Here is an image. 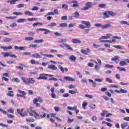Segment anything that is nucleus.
Instances as JSON below:
<instances>
[{
	"mask_svg": "<svg viewBox=\"0 0 129 129\" xmlns=\"http://www.w3.org/2000/svg\"><path fill=\"white\" fill-rule=\"evenodd\" d=\"M27 112L29 113L30 116H34L35 118H38V117H41V118L46 117V113H44L43 115H39L38 113L33 110L32 107H30V108L27 109Z\"/></svg>",
	"mask_w": 129,
	"mask_h": 129,
	"instance_id": "1",
	"label": "nucleus"
},
{
	"mask_svg": "<svg viewBox=\"0 0 129 129\" xmlns=\"http://www.w3.org/2000/svg\"><path fill=\"white\" fill-rule=\"evenodd\" d=\"M21 79L25 84H34L36 82V80L33 78H26L24 77H21Z\"/></svg>",
	"mask_w": 129,
	"mask_h": 129,
	"instance_id": "2",
	"label": "nucleus"
},
{
	"mask_svg": "<svg viewBox=\"0 0 129 129\" xmlns=\"http://www.w3.org/2000/svg\"><path fill=\"white\" fill-rule=\"evenodd\" d=\"M103 15L104 16L103 19H107V18H109V16L114 17V16H115L116 14H115L112 11H106V12L103 13Z\"/></svg>",
	"mask_w": 129,
	"mask_h": 129,
	"instance_id": "3",
	"label": "nucleus"
},
{
	"mask_svg": "<svg viewBox=\"0 0 129 129\" xmlns=\"http://www.w3.org/2000/svg\"><path fill=\"white\" fill-rule=\"evenodd\" d=\"M46 76H48V77H53L54 75H49L47 74H41L39 75V77L37 78V80H41L43 79V80H47L48 78Z\"/></svg>",
	"mask_w": 129,
	"mask_h": 129,
	"instance_id": "4",
	"label": "nucleus"
},
{
	"mask_svg": "<svg viewBox=\"0 0 129 129\" xmlns=\"http://www.w3.org/2000/svg\"><path fill=\"white\" fill-rule=\"evenodd\" d=\"M43 102V99L42 98L40 97H37V98H35L33 99V104L36 105V107H40L41 106V104L40 103H38V102Z\"/></svg>",
	"mask_w": 129,
	"mask_h": 129,
	"instance_id": "5",
	"label": "nucleus"
},
{
	"mask_svg": "<svg viewBox=\"0 0 129 129\" xmlns=\"http://www.w3.org/2000/svg\"><path fill=\"white\" fill-rule=\"evenodd\" d=\"M93 6H92V3L89 2H87V3H86V7H84L82 10L83 11H87L88 10H89V9H91V8H92Z\"/></svg>",
	"mask_w": 129,
	"mask_h": 129,
	"instance_id": "6",
	"label": "nucleus"
},
{
	"mask_svg": "<svg viewBox=\"0 0 129 129\" xmlns=\"http://www.w3.org/2000/svg\"><path fill=\"white\" fill-rule=\"evenodd\" d=\"M1 54L3 55V57H12V58H17V56L15 54H12V52H1Z\"/></svg>",
	"mask_w": 129,
	"mask_h": 129,
	"instance_id": "7",
	"label": "nucleus"
},
{
	"mask_svg": "<svg viewBox=\"0 0 129 129\" xmlns=\"http://www.w3.org/2000/svg\"><path fill=\"white\" fill-rule=\"evenodd\" d=\"M81 24L82 25H84V26L87 28H90V27H91V24H90V22H89V21H82Z\"/></svg>",
	"mask_w": 129,
	"mask_h": 129,
	"instance_id": "8",
	"label": "nucleus"
},
{
	"mask_svg": "<svg viewBox=\"0 0 129 129\" xmlns=\"http://www.w3.org/2000/svg\"><path fill=\"white\" fill-rule=\"evenodd\" d=\"M14 48L16 50H20V51H26L27 49V46H18L15 45Z\"/></svg>",
	"mask_w": 129,
	"mask_h": 129,
	"instance_id": "9",
	"label": "nucleus"
},
{
	"mask_svg": "<svg viewBox=\"0 0 129 129\" xmlns=\"http://www.w3.org/2000/svg\"><path fill=\"white\" fill-rule=\"evenodd\" d=\"M71 4H74L73 6H71V8H78V7H79L78 2L76 0L71 1Z\"/></svg>",
	"mask_w": 129,
	"mask_h": 129,
	"instance_id": "10",
	"label": "nucleus"
},
{
	"mask_svg": "<svg viewBox=\"0 0 129 129\" xmlns=\"http://www.w3.org/2000/svg\"><path fill=\"white\" fill-rule=\"evenodd\" d=\"M63 79H64V80H66V81H72L73 82L75 81V79L73 78H71V77H64Z\"/></svg>",
	"mask_w": 129,
	"mask_h": 129,
	"instance_id": "11",
	"label": "nucleus"
},
{
	"mask_svg": "<svg viewBox=\"0 0 129 129\" xmlns=\"http://www.w3.org/2000/svg\"><path fill=\"white\" fill-rule=\"evenodd\" d=\"M81 52L82 53V54H85V55H88V53L90 52V49L87 48L86 50L82 49Z\"/></svg>",
	"mask_w": 129,
	"mask_h": 129,
	"instance_id": "12",
	"label": "nucleus"
},
{
	"mask_svg": "<svg viewBox=\"0 0 129 129\" xmlns=\"http://www.w3.org/2000/svg\"><path fill=\"white\" fill-rule=\"evenodd\" d=\"M47 68L50 69V70H57V67L53 64L48 65Z\"/></svg>",
	"mask_w": 129,
	"mask_h": 129,
	"instance_id": "13",
	"label": "nucleus"
},
{
	"mask_svg": "<svg viewBox=\"0 0 129 129\" xmlns=\"http://www.w3.org/2000/svg\"><path fill=\"white\" fill-rule=\"evenodd\" d=\"M72 42L73 44H81L82 43L80 40L76 39H72Z\"/></svg>",
	"mask_w": 129,
	"mask_h": 129,
	"instance_id": "14",
	"label": "nucleus"
},
{
	"mask_svg": "<svg viewBox=\"0 0 129 129\" xmlns=\"http://www.w3.org/2000/svg\"><path fill=\"white\" fill-rule=\"evenodd\" d=\"M31 57H33V58H36V59H41V57L39 53H35L31 55Z\"/></svg>",
	"mask_w": 129,
	"mask_h": 129,
	"instance_id": "15",
	"label": "nucleus"
},
{
	"mask_svg": "<svg viewBox=\"0 0 129 129\" xmlns=\"http://www.w3.org/2000/svg\"><path fill=\"white\" fill-rule=\"evenodd\" d=\"M63 46L67 48L68 50H70V51H73V48L72 47H70V45L67 43H63Z\"/></svg>",
	"mask_w": 129,
	"mask_h": 129,
	"instance_id": "16",
	"label": "nucleus"
},
{
	"mask_svg": "<svg viewBox=\"0 0 129 129\" xmlns=\"http://www.w3.org/2000/svg\"><path fill=\"white\" fill-rule=\"evenodd\" d=\"M12 40V38H8V37H5L3 39V42H4V43H9L10 42H11Z\"/></svg>",
	"mask_w": 129,
	"mask_h": 129,
	"instance_id": "17",
	"label": "nucleus"
},
{
	"mask_svg": "<svg viewBox=\"0 0 129 129\" xmlns=\"http://www.w3.org/2000/svg\"><path fill=\"white\" fill-rule=\"evenodd\" d=\"M111 27V24H107L105 25H103L102 29H108V28Z\"/></svg>",
	"mask_w": 129,
	"mask_h": 129,
	"instance_id": "18",
	"label": "nucleus"
},
{
	"mask_svg": "<svg viewBox=\"0 0 129 129\" xmlns=\"http://www.w3.org/2000/svg\"><path fill=\"white\" fill-rule=\"evenodd\" d=\"M111 37V34H106V36H102L101 38H100V40L103 39H109Z\"/></svg>",
	"mask_w": 129,
	"mask_h": 129,
	"instance_id": "19",
	"label": "nucleus"
},
{
	"mask_svg": "<svg viewBox=\"0 0 129 129\" xmlns=\"http://www.w3.org/2000/svg\"><path fill=\"white\" fill-rule=\"evenodd\" d=\"M24 14H25V15H26V16H34V14L29 11H25Z\"/></svg>",
	"mask_w": 129,
	"mask_h": 129,
	"instance_id": "20",
	"label": "nucleus"
},
{
	"mask_svg": "<svg viewBox=\"0 0 129 129\" xmlns=\"http://www.w3.org/2000/svg\"><path fill=\"white\" fill-rule=\"evenodd\" d=\"M17 2H19V0H9L7 3H9L11 5H15Z\"/></svg>",
	"mask_w": 129,
	"mask_h": 129,
	"instance_id": "21",
	"label": "nucleus"
},
{
	"mask_svg": "<svg viewBox=\"0 0 129 129\" xmlns=\"http://www.w3.org/2000/svg\"><path fill=\"white\" fill-rule=\"evenodd\" d=\"M15 94H14V91H9L8 93H7V96H10V97H14Z\"/></svg>",
	"mask_w": 129,
	"mask_h": 129,
	"instance_id": "22",
	"label": "nucleus"
},
{
	"mask_svg": "<svg viewBox=\"0 0 129 129\" xmlns=\"http://www.w3.org/2000/svg\"><path fill=\"white\" fill-rule=\"evenodd\" d=\"M108 112V111L106 110H103L102 111V112L101 113V116H102L103 117H104L105 116V114L107 113Z\"/></svg>",
	"mask_w": 129,
	"mask_h": 129,
	"instance_id": "23",
	"label": "nucleus"
},
{
	"mask_svg": "<svg viewBox=\"0 0 129 129\" xmlns=\"http://www.w3.org/2000/svg\"><path fill=\"white\" fill-rule=\"evenodd\" d=\"M17 113H18V114H20V115H21V116H26V115L25 114L22 113V111H21V109H20V108L17 109Z\"/></svg>",
	"mask_w": 129,
	"mask_h": 129,
	"instance_id": "24",
	"label": "nucleus"
},
{
	"mask_svg": "<svg viewBox=\"0 0 129 129\" xmlns=\"http://www.w3.org/2000/svg\"><path fill=\"white\" fill-rule=\"evenodd\" d=\"M69 60L73 61L74 62L76 60V57L74 55H71L70 57H69Z\"/></svg>",
	"mask_w": 129,
	"mask_h": 129,
	"instance_id": "25",
	"label": "nucleus"
},
{
	"mask_svg": "<svg viewBox=\"0 0 129 129\" xmlns=\"http://www.w3.org/2000/svg\"><path fill=\"white\" fill-rule=\"evenodd\" d=\"M128 123L127 122H124L123 123L121 124V128L124 129L126 126H127Z\"/></svg>",
	"mask_w": 129,
	"mask_h": 129,
	"instance_id": "26",
	"label": "nucleus"
},
{
	"mask_svg": "<svg viewBox=\"0 0 129 129\" xmlns=\"http://www.w3.org/2000/svg\"><path fill=\"white\" fill-rule=\"evenodd\" d=\"M98 7L100 9H105V8H106V5L104 4H101L98 5Z\"/></svg>",
	"mask_w": 129,
	"mask_h": 129,
	"instance_id": "27",
	"label": "nucleus"
},
{
	"mask_svg": "<svg viewBox=\"0 0 129 129\" xmlns=\"http://www.w3.org/2000/svg\"><path fill=\"white\" fill-rule=\"evenodd\" d=\"M44 42L43 39L35 40L34 42L36 43L37 44H40V43H43Z\"/></svg>",
	"mask_w": 129,
	"mask_h": 129,
	"instance_id": "28",
	"label": "nucleus"
},
{
	"mask_svg": "<svg viewBox=\"0 0 129 129\" xmlns=\"http://www.w3.org/2000/svg\"><path fill=\"white\" fill-rule=\"evenodd\" d=\"M77 108V106H75L74 107H72L70 106H68L67 109L69 110H75Z\"/></svg>",
	"mask_w": 129,
	"mask_h": 129,
	"instance_id": "29",
	"label": "nucleus"
},
{
	"mask_svg": "<svg viewBox=\"0 0 129 129\" xmlns=\"http://www.w3.org/2000/svg\"><path fill=\"white\" fill-rule=\"evenodd\" d=\"M43 56H44V57H48V58H54V55L52 54H43Z\"/></svg>",
	"mask_w": 129,
	"mask_h": 129,
	"instance_id": "30",
	"label": "nucleus"
},
{
	"mask_svg": "<svg viewBox=\"0 0 129 129\" xmlns=\"http://www.w3.org/2000/svg\"><path fill=\"white\" fill-rule=\"evenodd\" d=\"M67 25H68L67 23H63L59 24V27H60V28H65V27L67 26Z\"/></svg>",
	"mask_w": 129,
	"mask_h": 129,
	"instance_id": "31",
	"label": "nucleus"
},
{
	"mask_svg": "<svg viewBox=\"0 0 129 129\" xmlns=\"http://www.w3.org/2000/svg\"><path fill=\"white\" fill-rule=\"evenodd\" d=\"M12 81H14L15 82H16V83H20V79L18 78H15L12 79Z\"/></svg>",
	"mask_w": 129,
	"mask_h": 129,
	"instance_id": "32",
	"label": "nucleus"
},
{
	"mask_svg": "<svg viewBox=\"0 0 129 129\" xmlns=\"http://www.w3.org/2000/svg\"><path fill=\"white\" fill-rule=\"evenodd\" d=\"M102 24L100 23H96L94 24L95 27H96L97 28H101L102 29Z\"/></svg>",
	"mask_w": 129,
	"mask_h": 129,
	"instance_id": "33",
	"label": "nucleus"
},
{
	"mask_svg": "<svg viewBox=\"0 0 129 129\" xmlns=\"http://www.w3.org/2000/svg\"><path fill=\"white\" fill-rule=\"evenodd\" d=\"M119 59V56L116 55L114 57H112L111 60V61H116V60H118Z\"/></svg>",
	"mask_w": 129,
	"mask_h": 129,
	"instance_id": "34",
	"label": "nucleus"
},
{
	"mask_svg": "<svg viewBox=\"0 0 129 129\" xmlns=\"http://www.w3.org/2000/svg\"><path fill=\"white\" fill-rule=\"evenodd\" d=\"M25 41H33L34 38L31 37H26L25 38Z\"/></svg>",
	"mask_w": 129,
	"mask_h": 129,
	"instance_id": "35",
	"label": "nucleus"
},
{
	"mask_svg": "<svg viewBox=\"0 0 129 129\" xmlns=\"http://www.w3.org/2000/svg\"><path fill=\"white\" fill-rule=\"evenodd\" d=\"M105 81H106V82H108V83H112V82H113L112 80L109 78H106L105 79Z\"/></svg>",
	"mask_w": 129,
	"mask_h": 129,
	"instance_id": "36",
	"label": "nucleus"
},
{
	"mask_svg": "<svg viewBox=\"0 0 129 129\" xmlns=\"http://www.w3.org/2000/svg\"><path fill=\"white\" fill-rule=\"evenodd\" d=\"M26 19H20L17 20L18 23H24V22H26Z\"/></svg>",
	"mask_w": 129,
	"mask_h": 129,
	"instance_id": "37",
	"label": "nucleus"
},
{
	"mask_svg": "<svg viewBox=\"0 0 129 129\" xmlns=\"http://www.w3.org/2000/svg\"><path fill=\"white\" fill-rule=\"evenodd\" d=\"M80 16V14H79V13H78V12H76L74 14V17L76 18V19H78Z\"/></svg>",
	"mask_w": 129,
	"mask_h": 129,
	"instance_id": "38",
	"label": "nucleus"
},
{
	"mask_svg": "<svg viewBox=\"0 0 129 129\" xmlns=\"http://www.w3.org/2000/svg\"><path fill=\"white\" fill-rule=\"evenodd\" d=\"M62 8L64 9L66 11H68V5L67 4H63L62 5Z\"/></svg>",
	"mask_w": 129,
	"mask_h": 129,
	"instance_id": "39",
	"label": "nucleus"
},
{
	"mask_svg": "<svg viewBox=\"0 0 129 129\" xmlns=\"http://www.w3.org/2000/svg\"><path fill=\"white\" fill-rule=\"evenodd\" d=\"M89 107L90 108H91V109H95V107H96V106L95 105V104H91L89 105Z\"/></svg>",
	"mask_w": 129,
	"mask_h": 129,
	"instance_id": "40",
	"label": "nucleus"
},
{
	"mask_svg": "<svg viewBox=\"0 0 129 129\" xmlns=\"http://www.w3.org/2000/svg\"><path fill=\"white\" fill-rule=\"evenodd\" d=\"M42 25H43V24L42 23H40V22H36L35 23L33 24V27H36V26H42Z\"/></svg>",
	"mask_w": 129,
	"mask_h": 129,
	"instance_id": "41",
	"label": "nucleus"
},
{
	"mask_svg": "<svg viewBox=\"0 0 129 129\" xmlns=\"http://www.w3.org/2000/svg\"><path fill=\"white\" fill-rule=\"evenodd\" d=\"M43 31H44V35H47V34H49L50 33H51V31L48 30V29H43Z\"/></svg>",
	"mask_w": 129,
	"mask_h": 129,
	"instance_id": "42",
	"label": "nucleus"
},
{
	"mask_svg": "<svg viewBox=\"0 0 129 129\" xmlns=\"http://www.w3.org/2000/svg\"><path fill=\"white\" fill-rule=\"evenodd\" d=\"M26 120L28 122H34L35 121V120L33 118H26Z\"/></svg>",
	"mask_w": 129,
	"mask_h": 129,
	"instance_id": "43",
	"label": "nucleus"
},
{
	"mask_svg": "<svg viewBox=\"0 0 129 129\" xmlns=\"http://www.w3.org/2000/svg\"><path fill=\"white\" fill-rule=\"evenodd\" d=\"M126 65V63L124 61H120V62H119V66H124Z\"/></svg>",
	"mask_w": 129,
	"mask_h": 129,
	"instance_id": "44",
	"label": "nucleus"
},
{
	"mask_svg": "<svg viewBox=\"0 0 129 129\" xmlns=\"http://www.w3.org/2000/svg\"><path fill=\"white\" fill-rule=\"evenodd\" d=\"M127 93V90L123 89H120V93Z\"/></svg>",
	"mask_w": 129,
	"mask_h": 129,
	"instance_id": "45",
	"label": "nucleus"
},
{
	"mask_svg": "<svg viewBox=\"0 0 129 129\" xmlns=\"http://www.w3.org/2000/svg\"><path fill=\"white\" fill-rule=\"evenodd\" d=\"M105 67L106 68H114V66H113V65H110V64H106L105 65Z\"/></svg>",
	"mask_w": 129,
	"mask_h": 129,
	"instance_id": "46",
	"label": "nucleus"
},
{
	"mask_svg": "<svg viewBox=\"0 0 129 129\" xmlns=\"http://www.w3.org/2000/svg\"><path fill=\"white\" fill-rule=\"evenodd\" d=\"M48 80L50 81H58V79L54 77L50 78L48 79Z\"/></svg>",
	"mask_w": 129,
	"mask_h": 129,
	"instance_id": "47",
	"label": "nucleus"
},
{
	"mask_svg": "<svg viewBox=\"0 0 129 129\" xmlns=\"http://www.w3.org/2000/svg\"><path fill=\"white\" fill-rule=\"evenodd\" d=\"M18 91L21 94V95H26V92L23 91L21 90H18Z\"/></svg>",
	"mask_w": 129,
	"mask_h": 129,
	"instance_id": "48",
	"label": "nucleus"
},
{
	"mask_svg": "<svg viewBox=\"0 0 129 129\" xmlns=\"http://www.w3.org/2000/svg\"><path fill=\"white\" fill-rule=\"evenodd\" d=\"M13 15H16V16H23L22 12H14Z\"/></svg>",
	"mask_w": 129,
	"mask_h": 129,
	"instance_id": "49",
	"label": "nucleus"
},
{
	"mask_svg": "<svg viewBox=\"0 0 129 129\" xmlns=\"http://www.w3.org/2000/svg\"><path fill=\"white\" fill-rule=\"evenodd\" d=\"M8 112H10V113H13L14 114V110L13 108H10L8 110Z\"/></svg>",
	"mask_w": 129,
	"mask_h": 129,
	"instance_id": "50",
	"label": "nucleus"
},
{
	"mask_svg": "<svg viewBox=\"0 0 129 129\" xmlns=\"http://www.w3.org/2000/svg\"><path fill=\"white\" fill-rule=\"evenodd\" d=\"M24 7H25V5L22 4H19L17 6V8L18 9H21V8H24Z\"/></svg>",
	"mask_w": 129,
	"mask_h": 129,
	"instance_id": "51",
	"label": "nucleus"
},
{
	"mask_svg": "<svg viewBox=\"0 0 129 129\" xmlns=\"http://www.w3.org/2000/svg\"><path fill=\"white\" fill-rule=\"evenodd\" d=\"M7 114V116L8 117H9V118H15V115L11 114Z\"/></svg>",
	"mask_w": 129,
	"mask_h": 129,
	"instance_id": "52",
	"label": "nucleus"
},
{
	"mask_svg": "<svg viewBox=\"0 0 129 129\" xmlns=\"http://www.w3.org/2000/svg\"><path fill=\"white\" fill-rule=\"evenodd\" d=\"M27 21H29V22H33L34 21H37V19H36L35 18H28Z\"/></svg>",
	"mask_w": 129,
	"mask_h": 129,
	"instance_id": "53",
	"label": "nucleus"
},
{
	"mask_svg": "<svg viewBox=\"0 0 129 129\" xmlns=\"http://www.w3.org/2000/svg\"><path fill=\"white\" fill-rule=\"evenodd\" d=\"M58 68L60 69L62 73H64V68H63V67L61 66V65H59Z\"/></svg>",
	"mask_w": 129,
	"mask_h": 129,
	"instance_id": "54",
	"label": "nucleus"
},
{
	"mask_svg": "<svg viewBox=\"0 0 129 129\" xmlns=\"http://www.w3.org/2000/svg\"><path fill=\"white\" fill-rule=\"evenodd\" d=\"M69 92L71 93V94H75L76 92H77V90H76V91L69 90Z\"/></svg>",
	"mask_w": 129,
	"mask_h": 129,
	"instance_id": "55",
	"label": "nucleus"
},
{
	"mask_svg": "<svg viewBox=\"0 0 129 129\" xmlns=\"http://www.w3.org/2000/svg\"><path fill=\"white\" fill-rule=\"evenodd\" d=\"M56 25L57 24H56V23L52 22V23L48 24V26L49 27H55V26H56Z\"/></svg>",
	"mask_w": 129,
	"mask_h": 129,
	"instance_id": "56",
	"label": "nucleus"
},
{
	"mask_svg": "<svg viewBox=\"0 0 129 129\" xmlns=\"http://www.w3.org/2000/svg\"><path fill=\"white\" fill-rule=\"evenodd\" d=\"M117 68L119 71H126V70L123 68L117 67Z\"/></svg>",
	"mask_w": 129,
	"mask_h": 129,
	"instance_id": "57",
	"label": "nucleus"
},
{
	"mask_svg": "<svg viewBox=\"0 0 129 129\" xmlns=\"http://www.w3.org/2000/svg\"><path fill=\"white\" fill-rule=\"evenodd\" d=\"M120 24H121L122 25H129L128 23L126 21H120Z\"/></svg>",
	"mask_w": 129,
	"mask_h": 129,
	"instance_id": "58",
	"label": "nucleus"
},
{
	"mask_svg": "<svg viewBox=\"0 0 129 129\" xmlns=\"http://www.w3.org/2000/svg\"><path fill=\"white\" fill-rule=\"evenodd\" d=\"M67 16H62L61 18V20H62V21H67Z\"/></svg>",
	"mask_w": 129,
	"mask_h": 129,
	"instance_id": "59",
	"label": "nucleus"
},
{
	"mask_svg": "<svg viewBox=\"0 0 129 129\" xmlns=\"http://www.w3.org/2000/svg\"><path fill=\"white\" fill-rule=\"evenodd\" d=\"M113 47L116 48V49H122V47L120 45H113Z\"/></svg>",
	"mask_w": 129,
	"mask_h": 129,
	"instance_id": "60",
	"label": "nucleus"
},
{
	"mask_svg": "<svg viewBox=\"0 0 129 129\" xmlns=\"http://www.w3.org/2000/svg\"><path fill=\"white\" fill-rule=\"evenodd\" d=\"M10 27L11 28H15V27H17V23H13L12 24L10 25Z\"/></svg>",
	"mask_w": 129,
	"mask_h": 129,
	"instance_id": "61",
	"label": "nucleus"
},
{
	"mask_svg": "<svg viewBox=\"0 0 129 129\" xmlns=\"http://www.w3.org/2000/svg\"><path fill=\"white\" fill-rule=\"evenodd\" d=\"M29 47H31L32 48H38V45L37 44H30Z\"/></svg>",
	"mask_w": 129,
	"mask_h": 129,
	"instance_id": "62",
	"label": "nucleus"
},
{
	"mask_svg": "<svg viewBox=\"0 0 129 129\" xmlns=\"http://www.w3.org/2000/svg\"><path fill=\"white\" fill-rule=\"evenodd\" d=\"M54 109L57 112H58V111H60V107H58V106H55L54 108Z\"/></svg>",
	"mask_w": 129,
	"mask_h": 129,
	"instance_id": "63",
	"label": "nucleus"
},
{
	"mask_svg": "<svg viewBox=\"0 0 129 129\" xmlns=\"http://www.w3.org/2000/svg\"><path fill=\"white\" fill-rule=\"evenodd\" d=\"M79 28H80V29H85L86 27L84 26V25L81 24L79 25Z\"/></svg>",
	"mask_w": 129,
	"mask_h": 129,
	"instance_id": "64",
	"label": "nucleus"
}]
</instances>
